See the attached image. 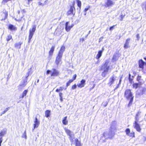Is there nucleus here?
I'll return each mask as SVG.
<instances>
[{"label": "nucleus", "mask_w": 146, "mask_h": 146, "mask_svg": "<svg viewBox=\"0 0 146 146\" xmlns=\"http://www.w3.org/2000/svg\"><path fill=\"white\" fill-rule=\"evenodd\" d=\"M136 74V72H133V74Z\"/></svg>", "instance_id": "nucleus-56"}, {"label": "nucleus", "mask_w": 146, "mask_h": 146, "mask_svg": "<svg viewBox=\"0 0 146 146\" xmlns=\"http://www.w3.org/2000/svg\"><path fill=\"white\" fill-rule=\"evenodd\" d=\"M23 44L22 42H19L18 43H16L15 44V47L18 49H20L21 47V45Z\"/></svg>", "instance_id": "nucleus-28"}, {"label": "nucleus", "mask_w": 146, "mask_h": 146, "mask_svg": "<svg viewBox=\"0 0 146 146\" xmlns=\"http://www.w3.org/2000/svg\"><path fill=\"white\" fill-rule=\"evenodd\" d=\"M125 16V15H123V14L121 15L120 16V20L121 21H122L123 20V19L124 17Z\"/></svg>", "instance_id": "nucleus-38"}, {"label": "nucleus", "mask_w": 146, "mask_h": 146, "mask_svg": "<svg viewBox=\"0 0 146 146\" xmlns=\"http://www.w3.org/2000/svg\"><path fill=\"white\" fill-rule=\"evenodd\" d=\"M68 22H67L65 23V29L66 31L69 32V31L71 28H72L74 26V24H71L70 26H68Z\"/></svg>", "instance_id": "nucleus-16"}, {"label": "nucleus", "mask_w": 146, "mask_h": 146, "mask_svg": "<svg viewBox=\"0 0 146 146\" xmlns=\"http://www.w3.org/2000/svg\"><path fill=\"white\" fill-rule=\"evenodd\" d=\"M116 58H117V56L115 55H113V57L112 58V60H113V61H116Z\"/></svg>", "instance_id": "nucleus-39"}, {"label": "nucleus", "mask_w": 146, "mask_h": 146, "mask_svg": "<svg viewBox=\"0 0 146 146\" xmlns=\"http://www.w3.org/2000/svg\"><path fill=\"white\" fill-rule=\"evenodd\" d=\"M50 72H51L50 75L51 77H56L60 75L59 71L55 68H52V71L50 70H47L46 72V74L48 75Z\"/></svg>", "instance_id": "nucleus-6"}, {"label": "nucleus", "mask_w": 146, "mask_h": 146, "mask_svg": "<svg viewBox=\"0 0 146 146\" xmlns=\"http://www.w3.org/2000/svg\"><path fill=\"white\" fill-rule=\"evenodd\" d=\"M8 12L5 9H3V11L1 12L0 15V19L1 21L5 20L7 18Z\"/></svg>", "instance_id": "nucleus-8"}, {"label": "nucleus", "mask_w": 146, "mask_h": 146, "mask_svg": "<svg viewBox=\"0 0 146 146\" xmlns=\"http://www.w3.org/2000/svg\"><path fill=\"white\" fill-rule=\"evenodd\" d=\"M105 133H103V136H104V137H105Z\"/></svg>", "instance_id": "nucleus-57"}, {"label": "nucleus", "mask_w": 146, "mask_h": 146, "mask_svg": "<svg viewBox=\"0 0 146 146\" xmlns=\"http://www.w3.org/2000/svg\"><path fill=\"white\" fill-rule=\"evenodd\" d=\"M64 89V88L63 87H60L59 89L57 88V89H56L55 91H56V92H59L60 91H62Z\"/></svg>", "instance_id": "nucleus-36"}, {"label": "nucleus", "mask_w": 146, "mask_h": 146, "mask_svg": "<svg viewBox=\"0 0 146 146\" xmlns=\"http://www.w3.org/2000/svg\"><path fill=\"white\" fill-rule=\"evenodd\" d=\"M114 134H112V137H113V136H114Z\"/></svg>", "instance_id": "nucleus-59"}, {"label": "nucleus", "mask_w": 146, "mask_h": 146, "mask_svg": "<svg viewBox=\"0 0 146 146\" xmlns=\"http://www.w3.org/2000/svg\"><path fill=\"white\" fill-rule=\"evenodd\" d=\"M116 124L115 122V121H113L112 122L111 126H113L114 125H115Z\"/></svg>", "instance_id": "nucleus-50"}, {"label": "nucleus", "mask_w": 146, "mask_h": 146, "mask_svg": "<svg viewBox=\"0 0 146 146\" xmlns=\"http://www.w3.org/2000/svg\"><path fill=\"white\" fill-rule=\"evenodd\" d=\"M84 40V39L83 38H80V41L83 42Z\"/></svg>", "instance_id": "nucleus-49"}, {"label": "nucleus", "mask_w": 146, "mask_h": 146, "mask_svg": "<svg viewBox=\"0 0 146 146\" xmlns=\"http://www.w3.org/2000/svg\"><path fill=\"white\" fill-rule=\"evenodd\" d=\"M146 91V88H143L140 90V94L142 95L145 94Z\"/></svg>", "instance_id": "nucleus-32"}, {"label": "nucleus", "mask_w": 146, "mask_h": 146, "mask_svg": "<svg viewBox=\"0 0 146 146\" xmlns=\"http://www.w3.org/2000/svg\"><path fill=\"white\" fill-rule=\"evenodd\" d=\"M9 110V108H6V109L5 110L3 111V113H2V114H4V113H6L7 111L8 110Z\"/></svg>", "instance_id": "nucleus-48"}, {"label": "nucleus", "mask_w": 146, "mask_h": 146, "mask_svg": "<svg viewBox=\"0 0 146 146\" xmlns=\"http://www.w3.org/2000/svg\"><path fill=\"white\" fill-rule=\"evenodd\" d=\"M116 77L113 75L110 78L109 81L108 83V84L110 86H111L113 84L115 80V78Z\"/></svg>", "instance_id": "nucleus-17"}, {"label": "nucleus", "mask_w": 146, "mask_h": 146, "mask_svg": "<svg viewBox=\"0 0 146 146\" xmlns=\"http://www.w3.org/2000/svg\"><path fill=\"white\" fill-rule=\"evenodd\" d=\"M112 137V136L111 137H111Z\"/></svg>", "instance_id": "nucleus-61"}, {"label": "nucleus", "mask_w": 146, "mask_h": 146, "mask_svg": "<svg viewBox=\"0 0 146 146\" xmlns=\"http://www.w3.org/2000/svg\"><path fill=\"white\" fill-rule=\"evenodd\" d=\"M76 77L77 75L76 74H75L73 76L72 79L69 80L66 82V87H67L68 86H70V84L73 82L74 80L76 79Z\"/></svg>", "instance_id": "nucleus-14"}, {"label": "nucleus", "mask_w": 146, "mask_h": 146, "mask_svg": "<svg viewBox=\"0 0 146 146\" xmlns=\"http://www.w3.org/2000/svg\"><path fill=\"white\" fill-rule=\"evenodd\" d=\"M115 25H113L112 26L110 27V29H109L110 30V31H112L114 29V27H115Z\"/></svg>", "instance_id": "nucleus-45"}, {"label": "nucleus", "mask_w": 146, "mask_h": 146, "mask_svg": "<svg viewBox=\"0 0 146 146\" xmlns=\"http://www.w3.org/2000/svg\"><path fill=\"white\" fill-rule=\"evenodd\" d=\"M18 14L17 15L16 18L15 19V20L18 22H20L22 20V19L24 17V15H21L20 13V11H18Z\"/></svg>", "instance_id": "nucleus-12"}, {"label": "nucleus", "mask_w": 146, "mask_h": 146, "mask_svg": "<svg viewBox=\"0 0 146 146\" xmlns=\"http://www.w3.org/2000/svg\"><path fill=\"white\" fill-rule=\"evenodd\" d=\"M65 49V47L64 45H62L59 50L57 56H56L55 62L56 65H58L61 61L63 53Z\"/></svg>", "instance_id": "nucleus-3"}, {"label": "nucleus", "mask_w": 146, "mask_h": 146, "mask_svg": "<svg viewBox=\"0 0 146 146\" xmlns=\"http://www.w3.org/2000/svg\"><path fill=\"white\" fill-rule=\"evenodd\" d=\"M125 132L126 133V135L130 137L133 138L135 137V132L133 131H132L130 133V130L129 129L127 128L126 129Z\"/></svg>", "instance_id": "nucleus-9"}, {"label": "nucleus", "mask_w": 146, "mask_h": 146, "mask_svg": "<svg viewBox=\"0 0 146 146\" xmlns=\"http://www.w3.org/2000/svg\"><path fill=\"white\" fill-rule=\"evenodd\" d=\"M50 111L49 110H46L45 112V116L46 117H48L50 116Z\"/></svg>", "instance_id": "nucleus-30"}, {"label": "nucleus", "mask_w": 146, "mask_h": 146, "mask_svg": "<svg viewBox=\"0 0 146 146\" xmlns=\"http://www.w3.org/2000/svg\"><path fill=\"white\" fill-rule=\"evenodd\" d=\"M34 122L35 123L33 124V129H35V128L38 127L39 125V122L38 121L37 117H36L35 118V120Z\"/></svg>", "instance_id": "nucleus-22"}, {"label": "nucleus", "mask_w": 146, "mask_h": 146, "mask_svg": "<svg viewBox=\"0 0 146 146\" xmlns=\"http://www.w3.org/2000/svg\"><path fill=\"white\" fill-rule=\"evenodd\" d=\"M77 5L79 7V10H80L81 7L82 3L81 2L80 0H76Z\"/></svg>", "instance_id": "nucleus-31"}, {"label": "nucleus", "mask_w": 146, "mask_h": 146, "mask_svg": "<svg viewBox=\"0 0 146 146\" xmlns=\"http://www.w3.org/2000/svg\"><path fill=\"white\" fill-rule=\"evenodd\" d=\"M137 38V40H139V34H137L136 36Z\"/></svg>", "instance_id": "nucleus-43"}, {"label": "nucleus", "mask_w": 146, "mask_h": 146, "mask_svg": "<svg viewBox=\"0 0 146 146\" xmlns=\"http://www.w3.org/2000/svg\"><path fill=\"white\" fill-rule=\"evenodd\" d=\"M55 48V46H52L51 47L48 52V57L49 58H51V57L52 56L54 52V50Z\"/></svg>", "instance_id": "nucleus-15"}, {"label": "nucleus", "mask_w": 146, "mask_h": 146, "mask_svg": "<svg viewBox=\"0 0 146 146\" xmlns=\"http://www.w3.org/2000/svg\"><path fill=\"white\" fill-rule=\"evenodd\" d=\"M75 146H82V144L80 141H78L77 139L75 140Z\"/></svg>", "instance_id": "nucleus-27"}, {"label": "nucleus", "mask_w": 146, "mask_h": 146, "mask_svg": "<svg viewBox=\"0 0 146 146\" xmlns=\"http://www.w3.org/2000/svg\"><path fill=\"white\" fill-rule=\"evenodd\" d=\"M90 7L89 6H88V7L85 8L84 10V11L85 12H86L84 14L85 15H86V11H88L90 8Z\"/></svg>", "instance_id": "nucleus-41"}, {"label": "nucleus", "mask_w": 146, "mask_h": 146, "mask_svg": "<svg viewBox=\"0 0 146 146\" xmlns=\"http://www.w3.org/2000/svg\"><path fill=\"white\" fill-rule=\"evenodd\" d=\"M66 88L64 89V90H66Z\"/></svg>", "instance_id": "nucleus-60"}, {"label": "nucleus", "mask_w": 146, "mask_h": 146, "mask_svg": "<svg viewBox=\"0 0 146 146\" xmlns=\"http://www.w3.org/2000/svg\"><path fill=\"white\" fill-rule=\"evenodd\" d=\"M6 131H1L0 132V146H1V143L3 141V137L6 134Z\"/></svg>", "instance_id": "nucleus-18"}, {"label": "nucleus", "mask_w": 146, "mask_h": 146, "mask_svg": "<svg viewBox=\"0 0 146 146\" xmlns=\"http://www.w3.org/2000/svg\"><path fill=\"white\" fill-rule=\"evenodd\" d=\"M139 67V68L143 69L145 66H146V62H144L142 59L139 60L138 62Z\"/></svg>", "instance_id": "nucleus-13"}, {"label": "nucleus", "mask_w": 146, "mask_h": 146, "mask_svg": "<svg viewBox=\"0 0 146 146\" xmlns=\"http://www.w3.org/2000/svg\"><path fill=\"white\" fill-rule=\"evenodd\" d=\"M8 29L11 31H15L17 30V27L13 25L10 24L8 26Z\"/></svg>", "instance_id": "nucleus-25"}, {"label": "nucleus", "mask_w": 146, "mask_h": 146, "mask_svg": "<svg viewBox=\"0 0 146 146\" xmlns=\"http://www.w3.org/2000/svg\"><path fill=\"white\" fill-rule=\"evenodd\" d=\"M76 88V84H74L72 86V87H71V89L72 90H74Z\"/></svg>", "instance_id": "nucleus-40"}, {"label": "nucleus", "mask_w": 146, "mask_h": 146, "mask_svg": "<svg viewBox=\"0 0 146 146\" xmlns=\"http://www.w3.org/2000/svg\"><path fill=\"white\" fill-rule=\"evenodd\" d=\"M130 39V38H128L126 40L123 45V47L125 49L129 47V43Z\"/></svg>", "instance_id": "nucleus-19"}, {"label": "nucleus", "mask_w": 146, "mask_h": 146, "mask_svg": "<svg viewBox=\"0 0 146 146\" xmlns=\"http://www.w3.org/2000/svg\"><path fill=\"white\" fill-rule=\"evenodd\" d=\"M67 117L66 116L63 118L62 120V122L64 125H66L68 124V121L67 120Z\"/></svg>", "instance_id": "nucleus-29"}, {"label": "nucleus", "mask_w": 146, "mask_h": 146, "mask_svg": "<svg viewBox=\"0 0 146 146\" xmlns=\"http://www.w3.org/2000/svg\"><path fill=\"white\" fill-rule=\"evenodd\" d=\"M143 83L142 82L138 83H133L132 84V88L133 89H136L138 88L139 86L142 85Z\"/></svg>", "instance_id": "nucleus-21"}, {"label": "nucleus", "mask_w": 146, "mask_h": 146, "mask_svg": "<svg viewBox=\"0 0 146 146\" xmlns=\"http://www.w3.org/2000/svg\"><path fill=\"white\" fill-rule=\"evenodd\" d=\"M95 84H94V85H93V87H92V88H91L90 89L92 90V89H93V88H94V87H95Z\"/></svg>", "instance_id": "nucleus-53"}, {"label": "nucleus", "mask_w": 146, "mask_h": 146, "mask_svg": "<svg viewBox=\"0 0 146 146\" xmlns=\"http://www.w3.org/2000/svg\"><path fill=\"white\" fill-rule=\"evenodd\" d=\"M36 26L35 25H34L33 26L32 29L29 30L28 38V41L29 42L31 41L34 33L36 31Z\"/></svg>", "instance_id": "nucleus-7"}, {"label": "nucleus", "mask_w": 146, "mask_h": 146, "mask_svg": "<svg viewBox=\"0 0 146 146\" xmlns=\"http://www.w3.org/2000/svg\"><path fill=\"white\" fill-rule=\"evenodd\" d=\"M103 50L104 49L103 48H102L101 50H99L98 51V53L96 57V59H99L101 56Z\"/></svg>", "instance_id": "nucleus-23"}, {"label": "nucleus", "mask_w": 146, "mask_h": 146, "mask_svg": "<svg viewBox=\"0 0 146 146\" xmlns=\"http://www.w3.org/2000/svg\"><path fill=\"white\" fill-rule=\"evenodd\" d=\"M141 113V112L139 111L136 113L135 117V121L133 123L134 128L136 129L137 131L139 132H141V129L138 122L139 120V116Z\"/></svg>", "instance_id": "nucleus-4"}, {"label": "nucleus", "mask_w": 146, "mask_h": 146, "mask_svg": "<svg viewBox=\"0 0 146 146\" xmlns=\"http://www.w3.org/2000/svg\"><path fill=\"white\" fill-rule=\"evenodd\" d=\"M109 61L107 60H106L104 63L101 66L100 70H103L102 73V76L103 77H105L110 69V66L108 65Z\"/></svg>", "instance_id": "nucleus-2"}, {"label": "nucleus", "mask_w": 146, "mask_h": 146, "mask_svg": "<svg viewBox=\"0 0 146 146\" xmlns=\"http://www.w3.org/2000/svg\"><path fill=\"white\" fill-rule=\"evenodd\" d=\"M141 80H142V79H141V76L138 75L137 77L136 80L138 82V83L142 82L141 81Z\"/></svg>", "instance_id": "nucleus-33"}, {"label": "nucleus", "mask_w": 146, "mask_h": 146, "mask_svg": "<svg viewBox=\"0 0 146 146\" xmlns=\"http://www.w3.org/2000/svg\"><path fill=\"white\" fill-rule=\"evenodd\" d=\"M115 3L112 0H106L104 6L105 7L107 8L112 7L114 5Z\"/></svg>", "instance_id": "nucleus-10"}, {"label": "nucleus", "mask_w": 146, "mask_h": 146, "mask_svg": "<svg viewBox=\"0 0 146 146\" xmlns=\"http://www.w3.org/2000/svg\"><path fill=\"white\" fill-rule=\"evenodd\" d=\"M29 72L27 73V75L25 77V79L23 81V83L22 84L19 85L20 88L22 89L23 88L25 87L27 83L28 78L29 76Z\"/></svg>", "instance_id": "nucleus-11"}, {"label": "nucleus", "mask_w": 146, "mask_h": 146, "mask_svg": "<svg viewBox=\"0 0 146 146\" xmlns=\"http://www.w3.org/2000/svg\"><path fill=\"white\" fill-rule=\"evenodd\" d=\"M26 13V11L25 9H23L21 11V13L22 15H24V13Z\"/></svg>", "instance_id": "nucleus-46"}, {"label": "nucleus", "mask_w": 146, "mask_h": 146, "mask_svg": "<svg viewBox=\"0 0 146 146\" xmlns=\"http://www.w3.org/2000/svg\"><path fill=\"white\" fill-rule=\"evenodd\" d=\"M28 90H25L23 92L22 95L21 97V98H23L25 96H26L27 93V92Z\"/></svg>", "instance_id": "nucleus-34"}, {"label": "nucleus", "mask_w": 146, "mask_h": 146, "mask_svg": "<svg viewBox=\"0 0 146 146\" xmlns=\"http://www.w3.org/2000/svg\"><path fill=\"white\" fill-rule=\"evenodd\" d=\"M108 104V102H106L103 103V105L104 107H106Z\"/></svg>", "instance_id": "nucleus-42"}, {"label": "nucleus", "mask_w": 146, "mask_h": 146, "mask_svg": "<svg viewBox=\"0 0 146 146\" xmlns=\"http://www.w3.org/2000/svg\"><path fill=\"white\" fill-rule=\"evenodd\" d=\"M59 95L60 98V100L61 102H62L63 101V94L61 92H59Z\"/></svg>", "instance_id": "nucleus-35"}, {"label": "nucleus", "mask_w": 146, "mask_h": 146, "mask_svg": "<svg viewBox=\"0 0 146 146\" xmlns=\"http://www.w3.org/2000/svg\"><path fill=\"white\" fill-rule=\"evenodd\" d=\"M39 81V79H38L37 80V82H38Z\"/></svg>", "instance_id": "nucleus-58"}, {"label": "nucleus", "mask_w": 146, "mask_h": 146, "mask_svg": "<svg viewBox=\"0 0 146 146\" xmlns=\"http://www.w3.org/2000/svg\"><path fill=\"white\" fill-rule=\"evenodd\" d=\"M124 96L127 100L129 101L127 106L130 107L132 104L134 99L131 90L130 89H126L124 92Z\"/></svg>", "instance_id": "nucleus-1"}, {"label": "nucleus", "mask_w": 146, "mask_h": 146, "mask_svg": "<svg viewBox=\"0 0 146 146\" xmlns=\"http://www.w3.org/2000/svg\"><path fill=\"white\" fill-rule=\"evenodd\" d=\"M75 1H74L72 3V5L70 6V9L66 13V15L67 16L74 15L76 10L75 7Z\"/></svg>", "instance_id": "nucleus-5"}, {"label": "nucleus", "mask_w": 146, "mask_h": 146, "mask_svg": "<svg viewBox=\"0 0 146 146\" xmlns=\"http://www.w3.org/2000/svg\"><path fill=\"white\" fill-rule=\"evenodd\" d=\"M64 130L66 134L69 136V137H72V134L71 131L70 130L66 128H64Z\"/></svg>", "instance_id": "nucleus-24"}, {"label": "nucleus", "mask_w": 146, "mask_h": 146, "mask_svg": "<svg viewBox=\"0 0 146 146\" xmlns=\"http://www.w3.org/2000/svg\"><path fill=\"white\" fill-rule=\"evenodd\" d=\"M122 78V77H121L119 79V82L118 83L119 84H121V81Z\"/></svg>", "instance_id": "nucleus-51"}, {"label": "nucleus", "mask_w": 146, "mask_h": 146, "mask_svg": "<svg viewBox=\"0 0 146 146\" xmlns=\"http://www.w3.org/2000/svg\"><path fill=\"white\" fill-rule=\"evenodd\" d=\"M12 38V36L11 35H9L7 36L6 40L7 41H8Z\"/></svg>", "instance_id": "nucleus-37"}, {"label": "nucleus", "mask_w": 146, "mask_h": 146, "mask_svg": "<svg viewBox=\"0 0 146 146\" xmlns=\"http://www.w3.org/2000/svg\"><path fill=\"white\" fill-rule=\"evenodd\" d=\"M42 4L41 2H38V5H42Z\"/></svg>", "instance_id": "nucleus-54"}, {"label": "nucleus", "mask_w": 146, "mask_h": 146, "mask_svg": "<svg viewBox=\"0 0 146 146\" xmlns=\"http://www.w3.org/2000/svg\"><path fill=\"white\" fill-rule=\"evenodd\" d=\"M112 137V136L111 137H111Z\"/></svg>", "instance_id": "nucleus-62"}, {"label": "nucleus", "mask_w": 146, "mask_h": 146, "mask_svg": "<svg viewBox=\"0 0 146 146\" xmlns=\"http://www.w3.org/2000/svg\"><path fill=\"white\" fill-rule=\"evenodd\" d=\"M134 78V76H132L131 77V74L129 73V76H128V80H129V82L130 84H132L134 82H133V79Z\"/></svg>", "instance_id": "nucleus-26"}, {"label": "nucleus", "mask_w": 146, "mask_h": 146, "mask_svg": "<svg viewBox=\"0 0 146 146\" xmlns=\"http://www.w3.org/2000/svg\"><path fill=\"white\" fill-rule=\"evenodd\" d=\"M23 137L25 138V139H26L27 138V136H26V131H25L24 134H23V136H22Z\"/></svg>", "instance_id": "nucleus-44"}, {"label": "nucleus", "mask_w": 146, "mask_h": 146, "mask_svg": "<svg viewBox=\"0 0 146 146\" xmlns=\"http://www.w3.org/2000/svg\"><path fill=\"white\" fill-rule=\"evenodd\" d=\"M142 5L144 6L145 9L146 11V1L144 3L142 4Z\"/></svg>", "instance_id": "nucleus-47"}, {"label": "nucleus", "mask_w": 146, "mask_h": 146, "mask_svg": "<svg viewBox=\"0 0 146 146\" xmlns=\"http://www.w3.org/2000/svg\"><path fill=\"white\" fill-rule=\"evenodd\" d=\"M28 2L29 3L30 2L32 1V0H28Z\"/></svg>", "instance_id": "nucleus-55"}, {"label": "nucleus", "mask_w": 146, "mask_h": 146, "mask_svg": "<svg viewBox=\"0 0 146 146\" xmlns=\"http://www.w3.org/2000/svg\"><path fill=\"white\" fill-rule=\"evenodd\" d=\"M120 85V84H117V86H116V87H115V89H116L117 88H119V86Z\"/></svg>", "instance_id": "nucleus-52"}, {"label": "nucleus", "mask_w": 146, "mask_h": 146, "mask_svg": "<svg viewBox=\"0 0 146 146\" xmlns=\"http://www.w3.org/2000/svg\"><path fill=\"white\" fill-rule=\"evenodd\" d=\"M86 80L84 79H82L80 82V83L77 85V86L79 88H81L84 87L85 85Z\"/></svg>", "instance_id": "nucleus-20"}]
</instances>
